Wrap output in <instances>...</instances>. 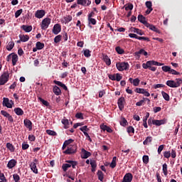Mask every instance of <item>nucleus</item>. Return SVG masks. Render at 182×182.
I'll use <instances>...</instances> for the list:
<instances>
[{
	"label": "nucleus",
	"mask_w": 182,
	"mask_h": 182,
	"mask_svg": "<svg viewBox=\"0 0 182 182\" xmlns=\"http://www.w3.org/2000/svg\"><path fill=\"white\" fill-rule=\"evenodd\" d=\"M180 85H182V80L180 78L176 79L174 80H168L166 81V85L169 87H178Z\"/></svg>",
	"instance_id": "nucleus-1"
},
{
	"label": "nucleus",
	"mask_w": 182,
	"mask_h": 182,
	"mask_svg": "<svg viewBox=\"0 0 182 182\" xmlns=\"http://www.w3.org/2000/svg\"><path fill=\"white\" fill-rule=\"evenodd\" d=\"M116 68L119 72H123V70H129V68H130V65H129V63H117Z\"/></svg>",
	"instance_id": "nucleus-2"
},
{
	"label": "nucleus",
	"mask_w": 182,
	"mask_h": 182,
	"mask_svg": "<svg viewBox=\"0 0 182 182\" xmlns=\"http://www.w3.org/2000/svg\"><path fill=\"white\" fill-rule=\"evenodd\" d=\"M77 151V146L76 144L69 145L65 151H64V154H75Z\"/></svg>",
	"instance_id": "nucleus-3"
},
{
	"label": "nucleus",
	"mask_w": 182,
	"mask_h": 182,
	"mask_svg": "<svg viewBox=\"0 0 182 182\" xmlns=\"http://www.w3.org/2000/svg\"><path fill=\"white\" fill-rule=\"evenodd\" d=\"M9 80V73L5 71L0 77V86H4Z\"/></svg>",
	"instance_id": "nucleus-4"
},
{
	"label": "nucleus",
	"mask_w": 182,
	"mask_h": 182,
	"mask_svg": "<svg viewBox=\"0 0 182 182\" xmlns=\"http://www.w3.org/2000/svg\"><path fill=\"white\" fill-rule=\"evenodd\" d=\"M51 19L49 18H45L43 19L41 28L43 29V31H46L49 28V25H50Z\"/></svg>",
	"instance_id": "nucleus-5"
},
{
	"label": "nucleus",
	"mask_w": 182,
	"mask_h": 182,
	"mask_svg": "<svg viewBox=\"0 0 182 182\" xmlns=\"http://www.w3.org/2000/svg\"><path fill=\"white\" fill-rule=\"evenodd\" d=\"M38 164V159H35L33 160V162H31L30 164V167H31V171H33V173H34L35 174H38V167H36V165Z\"/></svg>",
	"instance_id": "nucleus-6"
},
{
	"label": "nucleus",
	"mask_w": 182,
	"mask_h": 182,
	"mask_svg": "<svg viewBox=\"0 0 182 182\" xmlns=\"http://www.w3.org/2000/svg\"><path fill=\"white\" fill-rule=\"evenodd\" d=\"M154 126H161L163 124H166L167 123V119L164 118L163 119H153L152 122Z\"/></svg>",
	"instance_id": "nucleus-7"
},
{
	"label": "nucleus",
	"mask_w": 182,
	"mask_h": 182,
	"mask_svg": "<svg viewBox=\"0 0 182 182\" xmlns=\"http://www.w3.org/2000/svg\"><path fill=\"white\" fill-rule=\"evenodd\" d=\"M1 114H2V116H4V117H6L10 123H14V117H12V115H11V114L8 113L5 110H1Z\"/></svg>",
	"instance_id": "nucleus-8"
},
{
	"label": "nucleus",
	"mask_w": 182,
	"mask_h": 182,
	"mask_svg": "<svg viewBox=\"0 0 182 182\" xmlns=\"http://www.w3.org/2000/svg\"><path fill=\"white\" fill-rule=\"evenodd\" d=\"M61 31H62V26H60V24L56 23L54 25L52 32L53 33H54V35H58L60 33Z\"/></svg>",
	"instance_id": "nucleus-9"
},
{
	"label": "nucleus",
	"mask_w": 182,
	"mask_h": 182,
	"mask_svg": "<svg viewBox=\"0 0 182 182\" xmlns=\"http://www.w3.org/2000/svg\"><path fill=\"white\" fill-rule=\"evenodd\" d=\"M46 14V11H45V10H37L35 13V16L36 18H38V19H42Z\"/></svg>",
	"instance_id": "nucleus-10"
},
{
	"label": "nucleus",
	"mask_w": 182,
	"mask_h": 182,
	"mask_svg": "<svg viewBox=\"0 0 182 182\" xmlns=\"http://www.w3.org/2000/svg\"><path fill=\"white\" fill-rule=\"evenodd\" d=\"M133 181V175L127 173L124 175L122 182H132Z\"/></svg>",
	"instance_id": "nucleus-11"
},
{
	"label": "nucleus",
	"mask_w": 182,
	"mask_h": 182,
	"mask_svg": "<svg viewBox=\"0 0 182 182\" xmlns=\"http://www.w3.org/2000/svg\"><path fill=\"white\" fill-rule=\"evenodd\" d=\"M77 5H82V6H89L92 1L90 0H77Z\"/></svg>",
	"instance_id": "nucleus-12"
},
{
	"label": "nucleus",
	"mask_w": 182,
	"mask_h": 182,
	"mask_svg": "<svg viewBox=\"0 0 182 182\" xmlns=\"http://www.w3.org/2000/svg\"><path fill=\"white\" fill-rule=\"evenodd\" d=\"M146 28H149L151 31H153L154 32H156V33H161V31L159 28H157L153 24H151L148 23L146 26Z\"/></svg>",
	"instance_id": "nucleus-13"
},
{
	"label": "nucleus",
	"mask_w": 182,
	"mask_h": 182,
	"mask_svg": "<svg viewBox=\"0 0 182 182\" xmlns=\"http://www.w3.org/2000/svg\"><path fill=\"white\" fill-rule=\"evenodd\" d=\"M140 55H144V56H147L149 53H147V51L144 50V49L141 48L140 50L134 53V55L136 56L138 59H140Z\"/></svg>",
	"instance_id": "nucleus-14"
},
{
	"label": "nucleus",
	"mask_w": 182,
	"mask_h": 182,
	"mask_svg": "<svg viewBox=\"0 0 182 182\" xmlns=\"http://www.w3.org/2000/svg\"><path fill=\"white\" fill-rule=\"evenodd\" d=\"M124 97H121L120 98H119L118 102H117V105H118V107L119 109V110H123V109H124Z\"/></svg>",
	"instance_id": "nucleus-15"
},
{
	"label": "nucleus",
	"mask_w": 182,
	"mask_h": 182,
	"mask_svg": "<svg viewBox=\"0 0 182 182\" xmlns=\"http://www.w3.org/2000/svg\"><path fill=\"white\" fill-rule=\"evenodd\" d=\"M142 68L144 69H149V70H151V72H156L157 70L156 67H153L151 65H147V63L142 64Z\"/></svg>",
	"instance_id": "nucleus-16"
},
{
	"label": "nucleus",
	"mask_w": 182,
	"mask_h": 182,
	"mask_svg": "<svg viewBox=\"0 0 182 182\" xmlns=\"http://www.w3.org/2000/svg\"><path fill=\"white\" fill-rule=\"evenodd\" d=\"M3 106L8 107V109H12V104L9 102V98H3Z\"/></svg>",
	"instance_id": "nucleus-17"
},
{
	"label": "nucleus",
	"mask_w": 182,
	"mask_h": 182,
	"mask_svg": "<svg viewBox=\"0 0 182 182\" xmlns=\"http://www.w3.org/2000/svg\"><path fill=\"white\" fill-rule=\"evenodd\" d=\"M23 123L24 126H26V127L28 129L29 132H31V130H32V122L28 119H24Z\"/></svg>",
	"instance_id": "nucleus-18"
},
{
	"label": "nucleus",
	"mask_w": 182,
	"mask_h": 182,
	"mask_svg": "<svg viewBox=\"0 0 182 182\" xmlns=\"http://www.w3.org/2000/svg\"><path fill=\"white\" fill-rule=\"evenodd\" d=\"M82 159H89L92 156V153L86 151L85 149H82Z\"/></svg>",
	"instance_id": "nucleus-19"
},
{
	"label": "nucleus",
	"mask_w": 182,
	"mask_h": 182,
	"mask_svg": "<svg viewBox=\"0 0 182 182\" xmlns=\"http://www.w3.org/2000/svg\"><path fill=\"white\" fill-rule=\"evenodd\" d=\"M102 60L107 65V66H110L112 65V60L109 58V56L106 54H102Z\"/></svg>",
	"instance_id": "nucleus-20"
},
{
	"label": "nucleus",
	"mask_w": 182,
	"mask_h": 182,
	"mask_svg": "<svg viewBox=\"0 0 182 182\" xmlns=\"http://www.w3.org/2000/svg\"><path fill=\"white\" fill-rule=\"evenodd\" d=\"M138 21L141 22V23H143L145 26L149 23V22L146 21V17H144L143 15L139 14L138 16Z\"/></svg>",
	"instance_id": "nucleus-21"
},
{
	"label": "nucleus",
	"mask_w": 182,
	"mask_h": 182,
	"mask_svg": "<svg viewBox=\"0 0 182 182\" xmlns=\"http://www.w3.org/2000/svg\"><path fill=\"white\" fill-rule=\"evenodd\" d=\"M17 163L18 162L15 159L10 160L7 164L8 168H14V167L16 166Z\"/></svg>",
	"instance_id": "nucleus-22"
},
{
	"label": "nucleus",
	"mask_w": 182,
	"mask_h": 182,
	"mask_svg": "<svg viewBox=\"0 0 182 182\" xmlns=\"http://www.w3.org/2000/svg\"><path fill=\"white\" fill-rule=\"evenodd\" d=\"M149 117H150V113L146 112V116L143 118V126L144 127H145V129H147V127H149V126L147 125V119H149Z\"/></svg>",
	"instance_id": "nucleus-23"
},
{
	"label": "nucleus",
	"mask_w": 182,
	"mask_h": 182,
	"mask_svg": "<svg viewBox=\"0 0 182 182\" xmlns=\"http://www.w3.org/2000/svg\"><path fill=\"white\" fill-rule=\"evenodd\" d=\"M53 92L56 96H59L62 95V91L60 90V88L59 87L55 85L53 88Z\"/></svg>",
	"instance_id": "nucleus-24"
},
{
	"label": "nucleus",
	"mask_w": 182,
	"mask_h": 182,
	"mask_svg": "<svg viewBox=\"0 0 182 182\" xmlns=\"http://www.w3.org/2000/svg\"><path fill=\"white\" fill-rule=\"evenodd\" d=\"M53 82L55 83V85H57V86H60V87H63L64 90H68V87L65 84H63L62 82L54 80Z\"/></svg>",
	"instance_id": "nucleus-25"
},
{
	"label": "nucleus",
	"mask_w": 182,
	"mask_h": 182,
	"mask_svg": "<svg viewBox=\"0 0 182 182\" xmlns=\"http://www.w3.org/2000/svg\"><path fill=\"white\" fill-rule=\"evenodd\" d=\"M18 38L21 39V42H28V41H29V36L28 35L20 34Z\"/></svg>",
	"instance_id": "nucleus-26"
},
{
	"label": "nucleus",
	"mask_w": 182,
	"mask_h": 182,
	"mask_svg": "<svg viewBox=\"0 0 182 182\" xmlns=\"http://www.w3.org/2000/svg\"><path fill=\"white\" fill-rule=\"evenodd\" d=\"M132 32H134V33H137V35H140V36H142V35H144V32H143V31L136 28H132Z\"/></svg>",
	"instance_id": "nucleus-27"
},
{
	"label": "nucleus",
	"mask_w": 182,
	"mask_h": 182,
	"mask_svg": "<svg viewBox=\"0 0 182 182\" xmlns=\"http://www.w3.org/2000/svg\"><path fill=\"white\" fill-rule=\"evenodd\" d=\"M21 29H23V31H24V32H31L32 31V26H26V25H23L21 26Z\"/></svg>",
	"instance_id": "nucleus-28"
},
{
	"label": "nucleus",
	"mask_w": 182,
	"mask_h": 182,
	"mask_svg": "<svg viewBox=\"0 0 182 182\" xmlns=\"http://www.w3.org/2000/svg\"><path fill=\"white\" fill-rule=\"evenodd\" d=\"M11 62L13 66H15L16 65V62H18V55L13 53V55L11 57Z\"/></svg>",
	"instance_id": "nucleus-29"
},
{
	"label": "nucleus",
	"mask_w": 182,
	"mask_h": 182,
	"mask_svg": "<svg viewBox=\"0 0 182 182\" xmlns=\"http://www.w3.org/2000/svg\"><path fill=\"white\" fill-rule=\"evenodd\" d=\"M6 149H8V150H9L11 153H14V151H15V146H14V144L9 142L6 144Z\"/></svg>",
	"instance_id": "nucleus-30"
},
{
	"label": "nucleus",
	"mask_w": 182,
	"mask_h": 182,
	"mask_svg": "<svg viewBox=\"0 0 182 182\" xmlns=\"http://www.w3.org/2000/svg\"><path fill=\"white\" fill-rule=\"evenodd\" d=\"M14 112L17 116H23V110L19 107H16L14 109Z\"/></svg>",
	"instance_id": "nucleus-31"
},
{
	"label": "nucleus",
	"mask_w": 182,
	"mask_h": 182,
	"mask_svg": "<svg viewBox=\"0 0 182 182\" xmlns=\"http://www.w3.org/2000/svg\"><path fill=\"white\" fill-rule=\"evenodd\" d=\"M61 123L64 125L65 129H69V120L68 119H63Z\"/></svg>",
	"instance_id": "nucleus-32"
},
{
	"label": "nucleus",
	"mask_w": 182,
	"mask_h": 182,
	"mask_svg": "<svg viewBox=\"0 0 182 182\" xmlns=\"http://www.w3.org/2000/svg\"><path fill=\"white\" fill-rule=\"evenodd\" d=\"M36 46L37 49H38V50H41V49H43L45 48V43L38 41L36 43Z\"/></svg>",
	"instance_id": "nucleus-33"
},
{
	"label": "nucleus",
	"mask_w": 182,
	"mask_h": 182,
	"mask_svg": "<svg viewBox=\"0 0 182 182\" xmlns=\"http://www.w3.org/2000/svg\"><path fill=\"white\" fill-rule=\"evenodd\" d=\"M116 160H117V157L114 156L112 158V161L111 164H109V167H111V168H114V167H116V166H117Z\"/></svg>",
	"instance_id": "nucleus-34"
},
{
	"label": "nucleus",
	"mask_w": 182,
	"mask_h": 182,
	"mask_svg": "<svg viewBox=\"0 0 182 182\" xmlns=\"http://www.w3.org/2000/svg\"><path fill=\"white\" fill-rule=\"evenodd\" d=\"M97 174L98 176V179L100 180V181H103V179L105 178V175L103 174V172L99 170Z\"/></svg>",
	"instance_id": "nucleus-35"
},
{
	"label": "nucleus",
	"mask_w": 182,
	"mask_h": 182,
	"mask_svg": "<svg viewBox=\"0 0 182 182\" xmlns=\"http://www.w3.org/2000/svg\"><path fill=\"white\" fill-rule=\"evenodd\" d=\"M65 162L69 163V164H70L73 168H76V166H77V162L75 161L68 160V161H65Z\"/></svg>",
	"instance_id": "nucleus-36"
},
{
	"label": "nucleus",
	"mask_w": 182,
	"mask_h": 182,
	"mask_svg": "<svg viewBox=\"0 0 182 182\" xmlns=\"http://www.w3.org/2000/svg\"><path fill=\"white\" fill-rule=\"evenodd\" d=\"M161 95L164 97V99L165 100H166V102H169L170 101V95H168V94H167L166 92L162 91L161 92Z\"/></svg>",
	"instance_id": "nucleus-37"
},
{
	"label": "nucleus",
	"mask_w": 182,
	"mask_h": 182,
	"mask_svg": "<svg viewBox=\"0 0 182 182\" xmlns=\"http://www.w3.org/2000/svg\"><path fill=\"white\" fill-rule=\"evenodd\" d=\"M87 19H88V23H89L90 28H92V26H90V23L92 25H96L97 23L96 19L93 18H88Z\"/></svg>",
	"instance_id": "nucleus-38"
},
{
	"label": "nucleus",
	"mask_w": 182,
	"mask_h": 182,
	"mask_svg": "<svg viewBox=\"0 0 182 182\" xmlns=\"http://www.w3.org/2000/svg\"><path fill=\"white\" fill-rule=\"evenodd\" d=\"M14 46H15V43H14V41H10L6 46L7 50H12V49H14Z\"/></svg>",
	"instance_id": "nucleus-39"
},
{
	"label": "nucleus",
	"mask_w": 182,
	"mask_h": 182,
	"mask_svg": "<svg viewBox=\"0 0 182 182\" xmlns=\"http://www.w3.org/2000/svg\"><path fill=\"white\" fill-rule=\"evenodd\" d=\"M115 50L119 55H123V53H124V50H123V48H121L120 46H117L115 48Z\"/></svg>",
	"instance_id": "nucleus-40"
},
{
	"label": "nucleus",
	"mask_w": 182,
	"mask_h": 182,
	"mask_svg": "<svg viewBox=\"0 0 182 182\" xmlns=\"http://www.w3.org/2000/svg\"><path fill=\"white\" fill-rule=\"evenodd\" d=\"M162 171H163L164 176H167L168 174V171L167 170V164H163Z\"/></svg>",
	"instance_id": "nucleus-41"
},
{
	"label": "nucleus",
	"mask_w": 182,
	"mask_h": 182,
	"mask_svg": "<svg viewBox=\"0 0 182 182\" xmlns=\"http://www.w3.org/2000/svg\"><path fill=\"white\" fill-rule=\"evenodd\" d=\"M152 140H153V137L147 136L146 139L144 141L143 144L147 145L149 144V143H151Z\"/></svg>",
	"instance_id": "nucleus-42"
},
{
	"label": "nucleus",
	"mask_w": 182,
	"mask_h": 182,
	"mask_svg": "<svg viewBox=\"0 0 182 182\" xmlns=\"http://www.w3.org/2000/svg\"><path fill=\"white\" fill-rule=\"evenodd\" d=\"M70 167H71V165L69 163L63 164L62 166V168H63V171H68V168H70Z\"/></svg>",
	"instance_id": "nucleus-43"
},
{
	"label": "nucleus",
	"mask_w": 182,
	"mask_h": 182,
	"mask_svg": "<svg viewBox=\"0 0 182 182\" xmlns=\"http://www.w3.org/2000/svg\"><path fill=\"white\" fill-rule=\"evenodd\" d=\"M46 133H47V134H48L49 136H58V134L56 133V132L52 131V130H50V129H47V130H46Z\"/></svg>",
	"instance_id": "nucleus-44"
},
{
	"label": "nucleus",
	"mask_w": 182,
	"mask_h": 182,
	"mask_svg": "<svg viewBox=\"0 0 182 182\" xmlns=\"http://www.w3.org/2000/svg\"><path fill=\"white\" fill-rule=\"evenodd\" d=\"M121 126H123V127L127 126V119L126 118L122 117V120L120 121Z\"/></svg>",
	"instance_id": "nucleus-45"
},
{
	"label": "nucleus",
	"mask_w": 182,
	"mask_h": 182,
	"mask_svg": "<svg viewBox=\"0 0 182 182\" xmlns=\"http://www.w3.org/2000/svg\"><path fill=\"white\" fill-rule=\"evenodd\" d=\"M62 41V35H58L54 38L55 43H59Z\"/></svg>",
	"instance_id": "nucleus-46"
},
{
	"label": "nucleus",
	"mask_w": 182,
	"mask_h": 182,
	"mask_svg": "<svg viewBox=\"0 0 182 182\" xmlns=\"http://www.w3.org/2000/svg\"><path fill=\"white\" fill-rule=\"evenodd\" d=\"M80 132H82L83 134L85 133H87V132H89V128L87 127V126H84L80 128Z\"/></svg>",
	"instance_id": "nucleus-47"
},
{
	"label": "nucleus",
	"mask_w": 182,
	"mask_h": 182,
	"mask_svg": "<svg viewBox=\"0 0 182 182\" xmlns=\"http://www.w3.org/2000/svg\"><path fill=\"white\" fill-rule=\"evenodd\" d=\"M147 65H151L152 66H157V65H159V62L156 61V60H149L146 62Z\"/></svg>",
	"instance_id": "nucleus-48"
},
{
	"label": "nucleus",
	"mask_w": 182,
	"mask_h": 182,
	"mask_svg": "<svg viewBox=\"0 0 182 182\" xmlns=\"http://www.w3.org/2000/svg\"><path fill=\"white\" fill-rule=\"evenodd\" d=\"M84 56H85V58H90V56H92V54H90V50L89 49L85 50Z\"/></svg>",
	"instance_id": "nucleus-49"
},
{
	"label": "nucleus",
	"mask_w": 182,
	"mask_h": 182,
	"mask_svg": "<svg viewBox=\"0 0 182 182\" xmlns=\"http://www.w3.org/2000/svg\"><path fill=\"white\" fill-rule=\"evenodd\" d=\"M145 90H146L144 88H136L134 92H136V93H141V94L144 95Z\"/></svg>",
	"instance_id": "nucleus-50"
},
{
	"label": "nucleus",
	"mask_w": 182,
	"mask_h": 182,
	"mask_svg": "<svg viewBox=\"0 0 182 182\" xmlns=\"http://www.w3.org/2000/svg\"><path fill=\"white\" fill-rule=\"evenodd\" d=\"M73 18L72 16L68 15L66 17H64V20L65 23H69V22H70L72 21Z\"/></svg>",
	"instance_id": "nucleus-51"
},
{
	"label": "nucleus",
	"mask_w": 182,
	"mask_h": 182,
	"mask_svg": "<svg viewBox=\"0 0 182 182\" xmlns=\"http://www.w3.org/2000/svg\"><path fill=\"white\" fill-rule=\"evenodd\" d=\"M145 4L148 9H150V11H153V8L151 7L153 6V4H151V1H146Z\"/></svg>",
	"instance_id": "nucleus-52"
},
{
	"label": "nucleus",
	"mask_w": 182,
	"mask_h": 182,
	"mask_svg": "<svg viewBox=\"0 0 182 182\" xmlns=\"http://www.w3.org/2000/svg\"><path fill=\"white\" fill-rule=\"evenodd\" d=\"M13 178L15 182L20 181V180H21V177L19 176V175H18V173H14L13 175Z\"/></svg>",
	"instance_id": "nucleus-53"
},
{
	"label": "nucleus",
	"mask_w": 182,
	"mask_h": 182,
	"mask_svg": "<svg viewBox=\"0 0 182 182\" xmlns=\"http://www.w3.org/2000/svg\"><path fill=\"white\" fill-rule=\"evenodd\" d=\"M22 12H23V10L22 9L17 10L15 13V18H19Z\"/></svg>",
	"instance_id": "nucleus-54"
},
{
	"label": "nucleus",
	"mask_w": 182,
	"mask_h": 182,
	"mask_svg": "<svg viewBox=\"0 0 182 182\" xmlns=\"http://www.w3.org/2000/svg\"><path fill=\"white\" fill-rule=\"evenodd\" d=\"M132 84L134 86H139L140 85V80L139 78L134 79Z\"/></svg>",
	"instance_id": "nucleus-55"
},
{
	"label": "nucleus",
	"mask_w": 182,
	"mask_h": 182,
	"mask_svg": "<svg viewBox=\"0 0 182 182\" xmlns=\"http://www.w3.org/2000/svg\"><path fill=\"white\" fill-rule=\"evenodd\" d=\"M125 11H132L133 10V4H129L128 6H124Z\"/></svg>",
	"instance_id": "nucleus-56"
},
{
	"label": "nucleus",
	"mask_w": 182,
	"mask_h": 182,
	"mask_svg": "<svg viewBox=\"0 0 182 182\" xmlns=\"http://www.w3.org/2000/svg\"><path fill=\"white\" fill-rule=\"evenodd\" d=\"M38 100H40L41 102V103H43V105H44V106H49V102L45 100H43L42 97H38Z\"/></svg>",
	"instance_id": "nucleus-57"
},
{
	"label": "nucleus",
	"mask_w": 182,
	"mask_h": 182,
	"mask_svg": "<svg viewBox=\"0 0 182 182\" xmlns=\"http://www.w3.org/2000/svg\"><path fill=\"white\" fill-rule=\"evenodd\" d=\"M161 69L164 72H168V73H169L170 69H171V68H170V66H168V65H164L161 68Z\"/></svg>",
	"instance_id": "nucleus-58"
},
{
	"label": "nucleus",
	"mask_w": 182,
	"mask_h": 182,
	"mask_svg": "<svg viewBox=\"0 0 182 182\" xmlns=\"http://www.w3.org/2000/svg\"><path fill=\"white\" fill-rule=\"evenodd\" d=\"M164 156L165 157V159H170V157H171V153L168 151H166L164 153Z\"/></svg>",
	"instance_id": "nucleus-59"
},
{
	"label": "nucleus",
	"mask_w": 182,
	"mask_h": 182,
	"mask_svg": "<svg viewBox=\"0 0 182 182\" xmlns=\"http://www.w3.org/2000/svg\"><path fill=\"white\" fill-rule=\"evenodd\" d=\"M142 160H143V163H144V164H149V156L144 155V156L142 157Z\"/></svg>",
	"instance_id": "nucleus-60"
},
{
	"label": "nucleus",
	"mask_w": 182,
	"mask_h": 182,
	"mask_svg": "<svg viewBox=\"0 0 182 182\" xmlns=\"http://www.w3.org/2000/svg\"><path fill=\"white\" fill-rule=\"evenodd\" d=\"M127 133L130 134V133L134 134V127L132 126H129L127 127Z\"/></svg>",
	"instance_id": "nucleus-61"
},
{
	"label": "nucleus",
	"mask_w": 182,
	"mask_h": 182,
	"mask_svg": "<svg viewBox=\"0 0 182 182\" xmlns=\"http://www.w3.org/2000/svg\"><path fill=\"white\" fill-rule=\"evenodd\" d=\"M22 150H28L29 149V145L25 142H23L21 145Z\"/></svg>",
	"instance_id": "nucleus-62"
},
{
	"label": "nucleus",
	"mask_w": 182,
	"mask_h": 182,
	"mask_svg": "<svg viewBox=\"0 0 182 182\" xmlns=\"http://www.w3.org/2000/svg\"><path fill=\"white\" fill-rule=\"evenodd\" d=\"M75 117L77 119H81L82 120H83V113L82 112H77L76 114H75Z\"/></svg>",
	"instance_id": "nucleus-63"
},
{
	"label": "nucleus",
	"mask_w": 182,
	"mask_h": 182,
	"mask_svg": "<svg viewBox=\"0 0 182 182\" xmlns=\"http://www.w3.org/2000/svg\"><path fill=\"white\" fill-rule=\"evenodd\" d=\"M62 37H63V39H64V42L68 41V33H66V31H64L63 33H62Z\"/></svg>",
	"instance_id": "nucleus-64"
}]
</instances>
